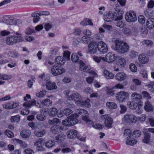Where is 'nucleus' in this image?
Here are the masks:
<instances>
[{"label": "nucleus", "instance_id": "f257e3e1", "mask_svg": "<svg viewBox=\"0 0 154 154\" xmlns=\"http://www.w3.org/2000/svg\"><path fill=\"white\" fill-rule=\"evenodd\" d=\"M115 44L116 50L119 53L124 54L128 51L129 46L126 43L119 40H116Z\"/></svg>", "mask_w": 154, "mask_h": 154}, {"label": "nucleus", "instance_id": "f03ea898", "mask_svg": "<svg viewBox=\"0 0 154 154\" xmlns=\"http://www.w3.org/2000/svg\"><path fill=\"white\" fill-rule=\"evenodd\" d=\"M24 41V39L22 37L19 36L12 35L7 38L5 42L8 45H12L17 43L21 42Z\"/></svg>", "mask_w": 154, "mask_h": 154}, {"label": "nucleus", "instance_id": "7ed1b4c3", "mask_svg": "<svg viewBox=\"0 0 154 154\" xmlns=\"http://www.w3.org/2000/svg\"><path fill=\"white\" fill-rule=\"evenodd\" d=\"M77 115L74 114L71 116L68 117L67 119L62 122V124L66 126H70L76 124L78 122L77 119Z\"/></svg>", "mask_w": 154, "mask_h": 154}, {"label": "nucleus", "instance_id": "20e7f679", "mask_svg": "<svg viewBox=\"0 0 154 154\" xmlns=\"http://www.w3.org/2000/svg\"><path fill=\"white\" fill-rule=\"evenodd\" d=\"M77 117L79 116H80L82 117L83 120L87 123L89 122L91 124L92 123L91 121L88 118V112L85 110L83 109H78L77 110Z\"/></svg>", "mask_w": 154, "mask_h": 154}, {"label": "nucleus", "instance_id": "39448f33", "mask_svg": "<svg viewBox=\"0 0 154 154\" xmlns=\"http://www.w3.org/2000/svg\"><path fill=\"white\" fill-rule=\"evenodd\" d=\"M129 96V94L128 93L124 91H121L116 94V99L119 102H123L128 98Z\"/></svg>", "mask_w": 154, "mask_h": 154}, {"label": "nucleus", "instance_id": "423d86ee", "mask_svg": "<svg viewBox=\"0 0 154 154\" xmlns=\"http://www.w3.org/2000/svg\"><path fill=\"white\" fill-rule=\"evenodd\" d=\"M125 18L126 20L129 22H135L137 20L135 13L131 11H129L126 13Z\"/></svg>", "mask_w": 154, "mask_h": 154}, {"label": "nucleus", "instance_id": "0eeeda50", "mask_svg": "<svg viewBox=\"0 0 154 154\" xmlns=\"http://www.w3.org/2000/svg\"><path fill=\"white\" fill-rule=\"evenodd\" d=\"M65 72V69H64L56 65L53 66L51 68V72L55 76L60 75Z\"/></svg>", "mask_w": 154, "mask_h": 154}, {"label": "nucleus", "instance_id": "6e6552de", "mask_svg": "<svg viewBox=\"0 0 154 154\" xmlns=\"http://www.w3.org/2000/svg\"><path fill=\"white\" fill-rule=\"evenodd\" d=\"M97 42L92 41L88 45V48L86 53L91 54H95L97 52Z\"/></svg>", "mask_w": 154, "mask_h": 154}, {"label": "nucleus", "instance_id": "1a4fd4ad", "mask_svg": "<svg viewBox=\"0 0 154 154\" xmlns=\"http://www.w3.org/2000/svg\"><path fill=\"white\" fill-rule=\"evenodd\" d=\"M82 97L78 93H74L68 96V99L70 100L76 101L77 104H79V101H81Z\"/></svg>", "mask_w": 154, "mask_h": 154}, {"label": "nucleus", "instance_id": "9d476101", "mask_svg": "<svg viewBox=\"0 0 154 154\" xmlns=\"http://www.w3.org/2000/svg\"><path fill=\"white\" fill-rule=\"evenodd\" d=\"M97 46V49L100 53H104L107 51V45L104 42L101 41L99 42Z\"/></svg>", "mask_w": 154, "mask_h": 154}, {"label": "nucleus", "instance_id": "9b49d317", "mask_svg": "<svg viewBox=\"0 0 154 154\" xmlns=\"http://www.w3.org/2000/svg\"><path fill=\"white\" fill-rule=\"evenodd\" d=\"M101 118L104 120L105 126L107 127H110L112 123V119L108 115H105L101 116Z\"/></svg>", "mask_w": 154, "mask_h": 154}, {"label": "nucleus", "instance_id": "f8f14e48", "mask_svg": "<svg viewBox=\"0 0 154 154\" xmlns=\"http://www.w3.org/2000/svg\"><path fill=\"white\" fill-rule=\"evenodd\" d=\"M2 21L3 23L8 25H12L15 24V19L12 17L5 16L3 17Z\"/></svg>", "mask_w": 154, "mask_h": 154}, {"label": "nucleus", "instance_id": "ddd939ff", "mask_svg": "<svg viewBox=\"0 0 154 154\" xmlns=\"http://www.w3.org/2000/svg\"><path fill=\"white\" fill-rule=\"evenodd\" d=\"M91 69V67L90 66L85 65L82 61L80 62L79 69L82 72H88Z\"/></svg>", "mask_w": 154, "mask_h": 154}, {"label": "nucleus", "instance_id": "4468645a", "mask_svg": "<svg viewBox=\"0 0 154 154\" xmlns=\"http://www.w3.org/2000/svg\"><path fill=\"white\" fill-rule=\"evenodd\" d=\"M123 12L120 10H118L113 13V17L115 20H121L122 18V14Z\"/></svg>", "mask_w": 154, "mask_h": 154}, {"label": "nucleus", "instance_id": "2eb2a0df", "mask_svg": "<svg viewBox=\"0 0 154 154\" xmlns=\"http://www.w3.org/2000/svg\"><path fill=\"white\" fill-rule=\"evenodd\" d=\"M44 140L42 138H40L35 143V145L38 151H43L44 149L43 148L42 145L43 144Z\"/></svg>", "mask_w": 154, "mask_h": 154}, {"label": "nucleus", "instance_id": "dca6fc26", "mask_svg": "<svg viewBox=\"0 0 154 154\" xmlns=\"http://www.w3.org/2000/svg\"><path fill=\"white\" fill-rule=\"evenodd\" d=\"M116 58V56L114 54L109 53L106 54L105 57H104V61L108 63L112 62L115 60Z\"/></svg>", "mask_w": 154, "mask_h": 154}, {"label": "nucleus", "instance_id": "f3484780", "mask_svg": "<svg viewBox=\"0 0 154 154\" xmlns=\"http://www.w3.org/2000/svg\"><path fill=\"white\" fill-rule=\"evenodd\" d=\"M138 60L143 64H146L149 60V57L143 54H141L139 55Z\"/></svg>", "mask_w": 154, "mask_h": 154}, {"label": "nucleus", "instance_id": "a211bd4d", "mask_svg": "<svg viewBox=\"0 0 154 154\" xmlns=\"http://www.w3.org/2000/svg\"><path fill=\"white\" fill-rule=\"evenodd\" d=\"M127 77V75L123 72H119L115 75V78L116 80L121 81L125 80Z\"/></svg>", "mask_w": 154, "mask_h": 154}, {"label": "nucleus", "instance_id": "6ab92c4d", "mask_svg": "<svg viewBox=\"0 0 154 154\" xmlns=\"http://www.w3.org/2000/svg\"><path fill=\"white\" fill-rule=\"evenodd\" d=\"M46 88L49 90L56 89L57 88V86L56 84L50 81L46 82Z\"/></svg>", "mask_w": 154, "mask_h": 154}, {"label": "nucleus", "instance_id": "aec40b11", "mask_svg": "<svg viewBox=\"0 0 154 154\" xmlns=\"http://www.w3.org/2000/svg\"><path fill=\"white\" fill-rule=\"evenodd\" d=\"M126 63V60L124 58L119 57L118 59L117 60L116 64L119 67H123L125 65Z\"/></svg>", "mask_w": 154, "mask_h": 154}, {"label": "nucleus", "instance_id": "412c9836", "mask_svg": "<svg viewBox=\"0 0 154 154\" xmlns=\"http://www.w3.org/2000/svg\"><path fill=\"white\" fill-rule=\"evenodd\" d=\"M103 19L106 21L110 22L114 20L113 13L109 12L106 13L104 15Z\"/></svg>", "mask_w": 154, "mask_h": 154}, {"label": "nucleus", "instance_id": "4be33fe9", "mask_svg": "<svg viewBox=\"0 0 154 154\" xmlns=\"http://www.w3.org/2000/svg\"><path fill=\"white\" fill-rule=\"evenodd\" d=\"M144 109L147 112H152L154 110L153 106L148 101H147L145 102Z\"/></svg>", "mask_w": 154, "mask_h": 154}, {"label": "nucleus", "instance_id": "5701e85b", "mask_svg": "<svg viewBox=\"0 0 154 154\" xmlns=\"http://www.w3.org/2000/svg\"><path fill=\"white\" fill-rule=\"evenodd\" d=\"M62 130L61 127L59 125L52 126L51 128V132L54 134H57Z\"/></svg>", "mask_w": 154, "mask_h": 154}, {"label": "nucleus", "instance_id": "b1692460", "mask_svg": "<svg viewBox=\"0 0 154 154\" xmlns=\"http://www.w3.org/2000/svg\"><path fill=\"white\" fill-rule=\"evenodd\" d=\"M146 25L147 27L149 29H152L154 28V19L150 18L148 19Z\"/></svg>", "mask_w": 154, "mask_h": 154}, {"label": "nucleus", "instance_id": "393cba45", "mask_svg": "<svg viewBox=\"0 0 154 154\" xmlns=\"http://www.w3.org/2000/svg\"><path fill=\"white\" fill-rule=\"evenodd\" d=\"M21 137L24 138L29 137L31 134L30 131L27 129L23 130L20 133Z\"/></svg>", "mask_w": 154, "mask_h": 154}, {"label": "nucleus", "instance_id": "a878e982", "mask_svg": "<svg viewBox=\"0 0 154 154\" xmlns=\"http://www.w3.org/2000/svg\"><path fill=\"white\" fill-rule=\"evenodd\" d=\"M67 136L70 138H72L75 137L77 134L76 131L74 130H71L67 133Z\"/></svg>", "mask_w": 154, "mask_h": 154}, {"label": "nucleus", "instance_id": "bb28decb", "mask_svg": "<svg viewBox=\"0 0 154 154\" xmlns=\"http://www.w3.org/2000/svg\"><path fill=\"white\" fill-rule=\"evenodd\" d=\"M35 101L32 100L29 101H26L23 104V106L25 107L30 108L35 104Z\"/></svg>", "mask_w": 154, "mask_h": 154}, {"label": "nucleus", "instance_id": "cd10ccee", "mask_svg": "<svg viewBox=\"0 0 154 154\" xmlns=\"http://www.w3.org/2000/svg\"><path fill=\"white\" fill-rule=\"evenodd\" d=\"M90 102V100L89 99H87L85 101H83L82 99L81 101H79V104L83 106L89 107L91 106Z\"/></svg>", "mask_w": 154, "mask_h": 154}, {"label": "nucleus", "instance_id": "c85d7f7f", "mask_svg": "<svg viewBox=\"0 0 154 154\" xmlns=\"http://www.w3.org/2000/svg\"><path fill=\"white\" fill-rule=\"evenodd\" d=\"M46 133V131L44 130H36L34 132V134L35 136L38 137H42Z\"/></svg>", "mask_w": 154, "mask_h": 154}, {"label": "nucleus", "instance_id": "c756f323", "mask_svg": "<svg viewBox=\"0 0 154 154\" xmlns=\"http://www.w3.org/2000/svg\"><path fill=\"white\" fill-rule=\"evenodd\" d=\"M55 61L57 63V64L60 65H63L65 63V60L63 58L60 56H58L56 58Z\"/></svg>", "mask_w": 154, "mask_h": 154}, {"label": "nucleus", "instance_id": "7c9ffc66", "mask_svg": "<svg viewBox=\"0 0 154 154\" xmlns=\"http://www.w3.org/2000/svg\"><path fill=\"white\" fill-rule=\"evenodd\" d=\"M150 137V135L149 133H145L144 138L142 140L143 142L146 144L149 143Z\"/></svg>", "mask_w": 154, "mask_h": 154}, {"label": "nucleus", "instance_id": "2f4dec72", "mask_svg": "<svg viewBox=\"0 0 154 154\" xmlns=\"http://www.w3.org/2000/svg\"><path fill=\"white\" fill-rule=\"evenodd\" d=\"M104 75L107 79H112L114 77V75L113 73L109 72L107 70H104L103 72Z\"/></svg>", "mask_w": 154, "mask_h": 154}, {"label": "nucleus", "instance_id": "473e14b6", "mask_svg": "<svg viewBox=\"0 0 154 154\" xmlns=\"http://www.w3.org/2000/svg\"><path fill=\"white\" fill-rule=\"evenodd\" d=\"M59 120L56 118H54L52 120H49L48 121L49 124L53 126L57 125L58 123L59 122Z\"/></svg>", "mask_w": 154, "mask_h": 154}, {"label": "nucleus", "instance_id": "72a5a7b5", "mask_svg": "<svg viewBox=\"0 0 154 154\" xmlns=\"http://www.w3.org/2000/svg\"><path fill=\"white\" fill-rule=\"evenodd\" d=\"M131 137L130 138H127V139H126V143L127 145L132 146L137 143V140L133 139Z\"/></svg>", "mask_w": 154, "mask_h": 154}, {"label": "nucleus", "instance_id": "f704fd0d", "mask_svg": "<svg viewBox=\"0 0 154 154\" xmlns=\"http://www.w3.org/2000/svg\"><path fill=\"white\" fill-rule=\"evenodd\" d=\"M106 107L110 109H115L117 108V105L114 102H108L106 103Z\"/></svg>", "mask_w": 154, "mask_h": 154}, {"label": "nucleus", "instance_id": "c9c22d12", "mask_svg": "<svg viewBox=\"0 0 154 154\" xmlns=\"http://www.w3.org/2000/svg\"><path fill=\"white\" fill-rule=\"evenodd\" d=\"M131 98L132 99H135L137 100H139L142 98L141 95L136 92L133 93L131 95Z\"/></svg>", "mask_w": 154, "mask_h": 154}, {"label": "nucleus", "instance_id": "e433bc0d", "mask_svg": "<svg viewBox=\"0 0 154 154\" xmlns=\"http://www.w3.org/2000/svg\"><path fill=\"white\" fill-rule=\"evenodd\" d=\"M57 113V110L55 108H51L49 111V115L50 116L54 117Z\"/></svg>", "mask_w": 154, "mask_h": 154}, {"label": "nucleus", "instance_id": "4c0bfd02", "mask_svg": "<svg viewBox=\"0 0 154 154\" xmlns=\"http://www.w3.org/2000/svg\"><path fill=\"white\" fill-rule=\"evenodd\" d=\"M127 106L131 109H136L137 105V103L132 101H129L127 103Z\"/></svg>", "mask_w": 154, "mask_h": 154}, {"label": "nucleus", "instance_id": "58836bf2", "mask_svg": "<svg viewBox=\"0 0 154 154\" xmlns=\"http://www.w3.org/2000/svg\"><path fill=\"white\" fill-rule=\"evenodd\" d=\"M12 78L11 75L0 73V79L3 80H8Z\"/></svg>", "mask_w": 154, "mask_h": 154}, {"label": "nucleus", "instance_id": "ea45409f", "mask_svg": "<svg viewBox=\"0 0 154 154\" xmlns=\"http://www.w3.org/2000/svg\"><path fill=\"white\" fill-rule=\"evenodd\" d=\"M71 59L73 62L75 63H79L82 61L79 60V58L77 55L76 54H73L71 56Z\"/></svg>", "mask_w": 154, "mask_h": 154}, {"label": "nucleus", "instance_id": "a19ab883", "mask_svg": "<svg viewBox=\"0 0 154 154\" xmlns=\"http://www.w3.org/2000/svg\"><path fill=\"white\" fill-rule=\"evenodd\" d=\"M42 103L46 106H51L52 105V102L49 99L47 98L43 100Z\"/></svg>", "mask_w": 154, "mask_h": 154}, {"label": "nucleus", "instance_id": "79ce46f5", "mask_svg": "<svg viewBox=\"0 0 154 154\" xmlns=\"http://www.w3.org/2000/svg\"><path fill=\"white\" fill-rule=\"evenodd\" d=\"M14 140L19 143L20 147L22 148H25L27 147V144L25 142L17 139H14Z\"/></svg>", "mask_w": 154, "mask_h": 154}, {"label": "nucleus", "instance_id": "37998d69", "mask_svg": "<svg viewBox=\"0 0 154 154\" xmlns=\"http://www.w3.org/2000/svg\"><path fill=\"white\" fill-rule=\"evenodd\" d=\"M92 38L89 37L84 36L82 38V41L85 44L90 43L92 42Z\"/></svg>", "mask_w": 154, "mask_h": 154}, {"label": "nucleus", "instance_id": "c03bdc74", "mask_svg": "<svg viewBox=\"0 0 154 154\" xmlns=\"http://www.w3.org/2000/svg\"><path fill=\"white\" fill-rule=\"evenodd\" d=\"M93 60L97 63H99L101 60H102L103 61L105 60L104 57H98L96 56H94L93 57Z\"/></svg>", "mask_w": 154, "mask_h": 154}, {"label": "nucleus", "instance_id": "a18cd8bd", "mask_svg": "<svg viewBox=\"0 0 154 154\" xmlns=\"http://www.w3.org/2000/svg\"><path fill=\"white\" fill-rule=\"evenodd\" d=\"M124 135L127 137L126 139L127 138H130L132 137L130 130L128 129L125 130L124 132Z\"/></svg>", "mask_w": 154, "mask_h": 154}, {"label": "nucleus", "instance_id": "49530a36", "mask_svg": "<svg viewBox=\"0 0 154 154\" xmlns=\"http://www.w3.org/2000/svg\"><path fill=\"white\" fill-rule=\"evenodd\" d=\"M45 146L50 148L52 147L55 145V143L51 140H49L45 143Z\"/></svg>", "mask_w": 154, "mask_h": 154}, {"label": "nucleus", "instance_id": "de8ad7c7", "mask_svg": "<svg viewBox=\"0 0 154 154\" xmlns=\"http://www.w3.org/2000/svg\"><path fill=\"white\" fill-rule=\"evenodd\" d=\"M138 53L135 51H130L129 53V56L131 58H134L137 56Z\"/></svg>", "mask_w": 154, "mask_h": 154}, {"label": "nucleus", "instance_id": "09e8293b", "mask_svg": "<svg viewBox=\"0 0 154 154\" xmlns=\"http://www.w3.org/2000/svg\"><path fill=\"white\" fill-rule=\"evenodd\" d=\"M129 68L130 70L133 72H135L137 71V68L134 63H131L130 64Z\"/></svg>", "mask_w": 154, "mask_h": 154}, {"label": "nucleus", "instance_id": "8fccbe9b", "mask_svg": "<svg viewBox=\"0 0 154 154\" xmlns=\"http://www.w3.org/2000/svg\"><path fill=\"white\" fill-rule=\"evenodd\" d=\"M8 55L10 57L14 58L17 57L18 55V54L15 51H12L9 52Z\"/></svg>", "mask_w": 154, "mask_h": 154}, {"label": "nucleus", "instance_id": "3c124183", "mask_svg": "<svg viewBox=\"0 0 154 154\" xmlns=\"http://www.w3.org/2000/svg\"><path fill=\"white\" fill-rule=\"evenodd\" d=\"M115 23L116 25L120 28H122L125 25L124 23L121 20H116Z\"/></svg>", "mask_w": 154, "mask_h": 154}, {"label": "nucleus", "instance_id": "603ef678", "mask_svg": "<svg viewBox=\"0 0 154 154\" xmlns=\"http://www.w3.org/2000/svg\"><path fill=\"white\" fill-rule=\"evenodd\" d=\"M120 107L121 109L120 111V113L121 114L124 113L127 110L126 106L123 104H121L120 105Z\"/></svg>", "mask_w": 154, "mask_h": 154}, {"label": "nucleus", "instance_id": "864d4df0", "mask_svg": "<svg viewBox=\"0 0 154 154\" xmlns=\"http://www.w3.org/2000/svg\"><path fill=\"white\" fill-rule=\"evenodd\" d=\"M65 135L62 134H60L55 137L56 140L58 141H63L64 139Z\"/></svg>", "mask_w": 154, "mask_h": 154}, {"label": "nucleus", "instance_id": "5fc2aeb1", "mask_svg": "<svg viewBox=\"0 0 154 154\" xmlns=\"http://www.w3.org/2000/svg\"><path fill=\"white\" fill-rule=\"evenodd\" d=\"M70 52L68 51H65L63 53V57L67 60H70Z\"/></svg>", "mask_w": 154, "mask_h": 154}, {"label": "nucleus", "instance_id": "6e6d98bb", "mask_svg": "<svg viewBox=\"0 0 154 154\" xmlns=\"http://www.w3.org/2000/svg\"><path fill=\"white\" fill-rule=\"evenodd\" d=\"M63 114L66 116H68L72 112V111L70 109L66 108L64 109Z\"/></svg>", "mask_w": 154, "mask_h": 154}, {"label": "nucleus", "instance_id": "4d7b16f0", "mask_svg": "<svg viewBox=\"0 0 154 154\" xmlns=\"http://www.w3.org/2000/svg\"><path fill=\"white\" fill-rule=\"evenodd\" d=\"M5 133V134L9 138H12L14 137L13 133L8 130H6Z\"/></svg>", "mask_w": 154, "mask_h": 154}, {"label": "nucleus", "instance_id": "13d9d810", "mask_svg": "<svg viewBox=\"0 0 154 154\" xmlns=\"http://www.w3.org/2000/svg\"><path fill=\"white\" fill-rule=\"evenodd\" d=\"M138 20L140 23L142 24H143L145 23V19L144 16L140 15L138 17Z\"/></svg>", "mask_w": 154, "mask_h": 154}, {"label": "nucleus", "instance_id": "bf43d9fd", "mask_svg": "<svg viewBox=\"0 0 154 154\" xmlns=\"http://www.w3.org/2000/svg\"><path fill=\"white\" fill-rule=\"evenodd\" d=\"M11 120L12 122H17L20 120V116L18 115L12 116L11 118Z\"/></svg>", "mask_w": 154, "mask_h": 154}, {"label": "nucleus", "instance_id": "052dcab7", "mask_svg": "<svg viewBox=\"0 0 154 154\" xmlns=\"http://www.w3.org/2000/svg\"><path fill=\"white\" fill-rule=\"evenodd\" d=\"M46 94V91L45 90H43L39 92L36 94L37 97H42L45 96Z\"/></svg>", "mask_w": 154, "mask_h": 154}, {"label": "nucleus", "instance_id": "680f3d73", "mask_svg": "<svg viewBox=\"0 0 154 154\" xmlns=\"http://www.w3.org/2000/svg\"><path fill=\"white\" fill-rule=\"evenodd\" d=\"M141 135V132L139 130H136L133 132V134L132 135V137L133 136L135 137H139Z\"/></svg>", "mask_w": 154, "mask_h": 154}, {"label": "nucleus", "instance_id": "e2e57ef3", "mask_svg": "<svg viewBox=\"0 0 154 154\" xmlns=\"http://www.w3.org/2000/svg\"><path fill=\"white\" fill-rule=\"evenodd\" d=\"M36 118L38 120L40 121H43L46 119L45 116L42 114L38 115L36 116Z\"/></svg>", "mask_w": 154, "mask_h": 154}, {"label": "nucleus", "instance_id": "0e129e2a", "mask_svg": "<svg viewBox=\"0 0 154 154\" xmlns=\"http://www.w3.org/2000/svg\"><path fill=\"white\" fill-rule=\"evenodd\" d=\"M142 94L143 95L144 98H146L147 99H150L151 97L149 95V94L146 91H144L142 93Z\"/></svg>", "mask_w": 154, "mask_h": 154}, {"label": "nucleus", "instance_id": "69168bd1", "mask_svg": "<svg viewBox=\"0 0 154 154\" xmlns=\"http://www.w3.org/2000/svg\"><path fill=\"white\" fill-rule=\"evenodd\" d=\"M35 78H32L28 81L27 85L29 88H31L33 85V83L35 82Z\"/></svg>", "mask_w": 154, "mask_h": 154}, {"label": "nucleus", "instance_id": "338daca9", "mask_svg": "<svg viewBox=\"0 0 154 154\" xmlns=\"http://www.w3.org/2000/svg\"><path fill=\"white\" fill-rule=\"evenodd\" d=\"M148 88L149 91L154 93V82H151L150 84L148 85Z\"/></svg>", "mask_w": 154, "mask_h": 154}, {"label": "nucleus", "instance_id": "774afa93", "mask_svg": "<svg viewBox=\"0 0 154 154\" xmlns=\"http://www.w3.org/2000/svg\"><path fill=\"white\" fill-rule=\"evenodd\" d=\"M24 153L25 154H34V152L32 149L27 148L24 150Z\"/></svg>", "mask_w": 154, "mask_h": 154}]
</instances>
